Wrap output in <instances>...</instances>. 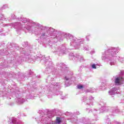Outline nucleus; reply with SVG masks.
Listing matches in <instances>:
<instances>
[{
    "instance_id": "6",
    "label": "nucleus",
    "mask_w": 124,
    "mask_h": 124,
    "mask_svg": "<svg viewBox=\"0 0 124 124\" xmlns=\"http://www.w3.org/2000/svg\"><path fill=\"white\" fill-rule=\"evenodd\" d=\"M78 89H83V86L82 85H78L77 86Z\"/></svg>"
},
{
    "instance_id": "1",
    "label": "nucleus",
    "mask_w": 124,
    "mask_h": 124,
    "mask_svg": "<svg viewBox=\"0 0 124 124\" xmlns=\"http://www.w3.org/2000/svg\"><path fill=\"white\" fill-rule=\"evenodd\" d=\"M122 81H124V78L122 77H118L116 78L115 83V84H117V85H120V83Z\"/></svg>"
},
{
    "instance_id": "9",
    "label": "nucleus",
    "mask_w": 124,
    "mask_h": 124,
    "mask_svg": "<svg viewBox=\"0 0 124 124\" xmlns=\"http://www.w3.org/2000/svg\"><path fill=\"white\" fill-rule=\"evenodd\" d=\"M91 92H92V93H93V92H92V91H91Z\"/></svg>"
},
{
    "instance_id": "5",
    "label": "nucleus",
    "mask_w": 124,
    "mask_h": 124,
    "mask_svg": "<svg viewBox=\"0 0 124 124\" xmlns=\"http://www.w3.org/2000/svg\"><path fill=\"white\" fill-rule=\"evenodd\" d=\"M92 68H93L94 69H96V65H95V64H93L92 65Z\"/></svg>"
},
{
    "instance_id": "2",
    "label": "nucleus",
    "mask_w": 124,
    "mask_h": 124,
    "mask_svg": "<svg viewBox=\"0 0 124 124\" xmlns=\"http://www.w3.org/2000/svg\"><path fill=\"white\" fill-rule=\"evenodd\" d=\"M32 61H33V62H34V58H29L28 62H32Z\"/></svg>"
},
{
    "instance_id": "8",
    "label": "nucleus",
    "mask_w": 124,
    "mask_h": 124,
    "mask_svg": "<svg viewBox=\"0 0 124 124\" xmlns=\"http://www.w3.org/2000/svg\"><path fill=\"white\" fill-rule=\"evenodd\" d=\"M65 79H66V80H67V78H65Z\"/></svg>"
},
{
    "instance_id": "3",
    "label": "nucleus",
    "mask_w": 124,
    "mask_h": 124,
    "mask_svg": "<svg viewBox=\"0 0 124 124\" xmlns=\"http://www.w3.org/2000/svg\"><path fill=\"white\" fill-rule=\"evenodd\" d=\"M61 123V119L59 117H57L56 119V123L60 124Z\"/></svg>"
},
{
    "instance_id": "4",
    "label": "nucleus",
    "mask_w": 124,
    "mask_h": 124,
    "mask_svg": "<svg viewBox=\"0 0 124 124\" xmlns=\"http://www.w3.org/2000/svg\"><path fill=\"white\" fill-rule=\"evenodd\" d=\"M10 124H19V123L16 122V121H13Z\"/></svg>"
},
{
    "instance_id": "7",
    "label": "nucleus",
    "mask_w": 124,
    "mask_h": 124,
    "mask_svg": "<svg viewBox=\"0 0 124 124\" xmlns=\"http://www.w3.org/2000/svg\"><path fill=\"white\" fill-rule=\"evenodd\" d=\"M44 124H55V123L52 122V124H51V123H47V122H44Z\"/></svg>"
}]
</instances>
